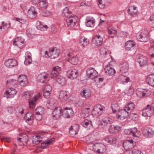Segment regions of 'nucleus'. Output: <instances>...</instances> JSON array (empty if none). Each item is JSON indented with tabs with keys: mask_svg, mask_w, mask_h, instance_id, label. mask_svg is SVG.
<instances>
[{
	"mask_svg": "<svg viewBox=\"0 0 154 154\" xmlns=\"http://www.w3.org/2000/svg\"><path fill=\"white\" fill-rule=\"evenodd\" d=\"M98 5L101 9H103L109 3L110 0H97Z\"/></svg>",
	"mask_w": 154,
	"mask_h": 154,
	"instance_id": "31",
	"label": "nucleus"
},
{
	"mask_svg": "<svg viewBox=\"0 0 154 154\" xmlns=\"http://www.w3.org/2000/svg\"><path fill=\"white\" fill-rule=\"evenodd\" d=\"M92 113L96 115L97 116H99L101 114V112H100V109L98 106V104L95 105L92 111Z\"/></svg>",
	"mask_w": 154,
	"mask_h": 154,
	"instance_id": "51",
	"label": "nucleus"
},
{
	"mask_svg": "<svg viewBox=\"0 0 154 154\" xmlns=\"http://www.w3.org/2000/svg\"><path fill=\"white\" fill-rule=\"evenodd\" d=\"M86 74L88 78L93 79L97 76L98 73L94 68L90 67L87 69Z\"/></svg>",
	"mask_w": 154,
	"mask_h": 154,
	"instance_id": "5",
	"label": "nucleus"
},
{
	"mask_svg": "<svg viewBox=\"0 0 154 154\" xmlns=\"http://www.w3.org/2000/svg\"><path fill=\"white\" fill-rule=\"evenodd\" d=\"M52 113V118L55 120L59 119L62 115V108L60 106L54 108Z\"/></svg>",
	"mask_w": 154,
	"mask_h": 154,
	"instance_id": "6",
	"label": "nucleus"
},
{
	"mask_svg": "<svg viewBox=\"0 0 154 154\" xmlns=\"http://www.w3.org/2000/svg\"><path fill=\"white\" fill-rule=\"evenodd\" d=\"M149 54L154 59V48H151L149 49Z\"/></svg>",
	"mask_w": 154,
	"mask_h": 154,
	"instance_id": "60",
	"label": "nucleus"
},
{
	"mask_svg": "<svg viewBox=\"0 0 154 154\" xmlns=\"http://www.w3.org/2000/svg\"><path fill=\"white\" fill-rule=\"evenodd\" d=\"M79 75L78 70L74 69H70L67 72V77L72 80L76 79Z\"/></svg>",
	"mask_w": 154,
	"mask_h": 154,
	"instance_id": "8",
	"label": "nucleus"
},
{
	"mask_svg": "<svg viewBox=\"0 0 154 154\" xmlns=\"http://www.w3.org/2000/svg\"><path fill=\"white\" fill-rule=\"evenodd\" d=\"M86 26L88 27H93L95 24V21L94 19L90 17H87L86 18Z\"/></svg>",
	"mask_w": 154,
	"mask_h": 154,
	"instance_id": "28",
	"label": "nucleus"
},
{
	"mask_svg": "<svg viewBox=\"0 0 154 154\" xmlns=\"http://www.w3.org/2000/svg\"><path fill=\"white\" fill-rule=\"evenodd\" d=\"M25 119H26V122L28 123H29V122L30 123H31L33 119V117L32 112H27L26 115Z\"/></svg>",
	"mask_w": 154,
	"mask_h": 154,
	"instance_id": "44",
	"label": "nucleus"
},
{
	"mask_svg": "<svg viewBox=\"0 0 154 154\" xmlns=\"http://www.w3.org/2000/svg\"><path fill=\"white\" fill-rule=\"evenodd\" d=\"M117 140L116 137L112 136H108L105 138V141L108 143L113 144H116Z\"/></svg>",
	"mask_w": 154,
	"mask_h": 154,
	"instance_id": "34",
	"label": "nucleus"
},
{
	"mask_svg": "<svg viewBox=\"0 0 154 154\" xmlns=\"http://www.w3.org/2000/svg\"><path fill=\"white\" fill-rule=\"evenodd\" d=\"M130 135L133 137H138V135L137 128L134 127L130 129Z\"/></svg>",
	"mask_w": 154,
	"mask_h": 154,
	"instance_id": "50",
	"label": "nucleus"
},
{
	"mask_svg": "<svg viewBox=\"0 0 154 154\" xmlns=\"http://www.w3.org/2000/svg\"><path fill=\"white\" fill-rule=\"evenodd\" d=\"M120 71L122 73L127 72L129 68V65L126 62H124L120 65Z\"/></svg>",
	"mask_w": 154,
	"mask_h": 154,
	"instance_id": "35",
	"label": "nucleus"
},
{
	"mask_svg": "<svg viewBox=\"0 0 154 154\" xmlns=\"http://www.w3.org/2000/svg\"><path fill=\"white\" fill-rule=\"evenodd\" d=\"M91 91L88 89H83L80 93L81 96L85 98H89L91 95Z\"/></svg>",
	"mask_w": 154,
	"mask_h": 154,
	"instance_id": "27",
	"label": "nucleus"
},
{
	"mask_svg": "<svg viewBox=\"0 0 154 154\" xmlns=\"http://www.w3.org/2000/svg\"><path fill=\"white\" fill-rule=\"evenodd\" d=\"M18 81L20 85L22 86H25L28 83L27 77L24 75H21L19 76Z\"/></svg>",
	"mask_w": 154,
	"mask_h": 154,
	"instance_id": "19",
	"label": "nucleus"
},
{
	"mask_svg": "<svg viewBox=\"0 0 154 154\" xmlns=\"http://www.w3.org/2000/svg\"><path fill=\"white\" fill-rule=\"evenodd\" d=\"M78 19V17L75 15L66 18L65 20L67 26L70 27H73L75 25Z\"/></svg>",
	"mask_w": 154,
	"mask_h": 154,
	"instance_id": "4",
	"label": "nucleus"
},
{
	"mask_svg": "<svg viewBox=\"0 0 154 154\" xmlns=\"http://www.w3.org/2000/svg\"><path fill=\"white\" fill-rule=\"evenodd\" d=\"M33 96V94L31 92H26L25 93L23 97L26 100H30L31 99V97H32Z\"/></svg>",
	"mask_w": 154,
	"mask_h": 154,
	"instance_id": "53",
	"label": "nucleus"
},
{
	"mask_svg": "<svg viewBox=\"0 0 154 154\" xmlns=\"http://www.w3.org/2000/svg\"><path fill=\"white\" fill-rule=\"evenodd\" d=\"M121 130V128L117 125H111L109 128V131L111 134H114L117 133Z\"/></svg>",
	"mask_w": 154,
	"mask_h": 154,
	"instance_id": "26",
	"label": "nucleus"
},
{
	"mask_svg": "<svg viewBox=\"0 0 154 154\" xmlns=\"http://www.w3.org/2000/svg\"><path fill=\"white\" fill-rule=\"evenodd\" d=\"M24 42L22 39L21 37H17L13 40V44L17 45L19 47L23 46Z\"/></svg>",
	"mask_w": 154,
	"mask_h": 154,
	"instance_id": "30",
	"label": "nucleus"
},
{
	"mask_svg": "<svg viewBox=\"0 0 154 154\" xmlns=\"http://www.w3.org/2000/svg\"><path fill=\"white\" fill-rule=\"evenodd\" d=\"M137 58V61L139 63L141 66H144L146 65L147 62L145 57L143 55H138Z\"/></svg>",
	"mask_w": 154,
	"mask_h": 154,
	"instance_id": "22",
	"label": "nucleus"
},
{
	"mask_svg": "<svg viewBox=\"0 0 154 154\" xmlns=\"http://www.w3.org/2000/svg\"><path fill=\"white\" fill-rule=\"evenodd\" d=\"M2 24L3 30L2 31H5L7 30L10 26V25L9 23H5L4 22H2Z\"/></svg>",
	"mask_w": 154,
	"mask_h": 154,
	"instance_id": "58",
	"label": "nucleus"
},
{
	"mask_svg": "<svg viewBox=\"0 0 154 154\" xmlns=\"http://www.w3.org/2000/svg\"><path fill=\"white\" fill-rule=\"evenodd\" d=\"M62 16L66 18L74 15L67 7H65L63 10L62 13Z\"/></svg>",
	"mask_w": 154,
	"mask_h": 154,
	"instance_id": "29",
	"label": "nucleus"
},
{
	"mask_svg": "<svg viewBox=\"0 0 154 154\" xmlns=\"http://www.w3.org/2000/svg\"><path fill=\"white\" fill-rule=\"evenodd\" d=\"M44 112V108L42 106H39L37 107L35 110V113L40 114L42 115L43 114Z\"/></svg>",
	"mask_w": 154,
	"mask_h": 154,
	"instance_id": "55",
	"label": "nucleus"
},
{
	"mask_svg": "<svg viewBox=\"0 0 154 154\" xmlns=\"http://www.w3.org/2000/svg\"><path fill=\"white\" fill-rule=\"evenodd\" d=\"M61 72V68L58 66H56L53 68L51 71L50 76L51 78L56 77L57 75V74Z\"/></svg>",
	"mask_w": 154,
	"mask_h": 154,
	"instance_id": "21",
	"label": "nucleus"
},
{
	"mask_svg": "<svg viewBox=\"0 0 154 154\" xmlns=\"http://www.w3.org/2000/svg\"><path fill=\"white\" fill-rule=\"evenodd\" d=\"M148 83L152 86H154V75H149L147 78Z\"/></svg>",
	"mask_w": 154,
	"mask_h": 154,
	"instance_id": "43",
	"label": "nucleus"
},
{
	"mask_svg": "<svg viewBox=\"0 0 154 154\" xmlns=\"http://www.w3.org/2000/svg\"><path fill=\"white\" fill-rule=\"evenodd\" d=\"M103 38L99 35L95 36L92 39V43L95 45L100 46L103 43Z\"/></svg>",
	"mask_w": 154,
	"mask_h": 154,
	"instance_id": "12",
	"label": "nucleus"
},
{
	"mask_svg": "<svg viewBox=\"0 0 154 154\" xmlns=\"http://www.w3.org/2000/svg\"><path fill=\"white\" fill-rule=\"evenodd\" d=\"M79 126L78 125H73L69 128V133L72 135H75L78 133Z\"/></svg>",
	"mask_w": 154,
	"mask_h": 154,
	"instance_id": "41",
	"label": "nucleus"
},
{
	"mask_svg": "<svg viewBox=\"0 0 154 154\" xmlns=\"http://www.w3.org/2000/svg\"><path fill=\"white\" fill-rule=\"evenodd\" d=\"M142 134L146 137H152L154 136V130L151 128L146 127L143 129Z\"/></svg>",
	"mask_w": 154,
	"mask_h": 154,
	"instance_id": "10",
	"label": "nucleus"
},
{
	"mask_svg": "<svg viewBox=\"0 0 154 154\" xmlns=\"http://www.w3.org/2000/svg\"><path fill=\"white\" fill-rule=\"evenodd\" d=\"M17 92V91L13 88H10L6 91L4 94V97L7 98L13 97Z\"/></svg>",
	"mask_w": 154,
	"mask_h": 154,
	"instance_id": "13",
	"label": "nucleus"
},
{
	"mask_svg": "<svg viewBox=\"0 0 154 154\" xmlns=\"http://www.w3.org/2000/svg\"><path fill=\"white\" fill-rule=\"evenodd\" d=\"M36 25L37 28L40 30L44 31L47 30L48 28L47 25H44L42 24L41 22L39 21H37Z\"/></svg>",
	"mask_w": 154,
	"mask_h": 154,
	"instance_id": "39",
	"label": "nucleus"
},
{
	"mask_svg": "<svg viewBox=\"0 0 154 154\" xmlns=\"http://www.w3.org/2000/svg\"><path fill=\"white\" fill-rule=\"evenodd\" d=\"M118 82L123 84L127 83L130 80L129 77L123 75H119L118 79Z\"/></svg>",
	"mask_w": 154,
	"mask_h": 154,
	"instance_id": "25",
	"label": "nucleus"
},
{
	"mask_svg": "<svg viewBox=\"0 0 154 154\" xmlns=\"http://www.w3.org/2000/svg\"><path fill=\"white\" fill-rule=\"evenodd\" d=\"M25 58L27 59H32L31 54L30 52L27 51L26 52L25 54Z\"/></svg>",
	"mask_w": 154,
	"mask_h": 154,
	"instance_id": "62",
	"label": "nucleus"
},
{
	"mask_svg": "<svg viewBox=\"0 0 154 154\" xmlns=\"http://www.w3.org/2000/svg\"><path fill=\"white\" fill-rule=\"evenodd\" d=\"M153 111L150 108V105H147L143 110L142 115L146 117H148L151 116L153 115Z\"/></svg>",
	"mask_w": 154,
	"mask_h": 154,
	"instance_id": "15",
	"label": "nucleus"
},
{
	"mask_svg": "<svg viewBox=\"0 0 154 154\" xmlns=\"http://www.w3.org/2000/svg\"><path fill=\"white\" fill-rule=\"evenodd\" d=\"M17 82V80L12 79L7 81L6 84L7 85H10L11 86H14L16 85Z\"/></svg>",
	"mask_w": 154,
	"mask_h": 154,
	"instance_id": "54",
	"label": "nucleus"
},
{
	"mask_svg": "<svg viewBox=\"0 0 154 154\" xmlns=\"http://www.w3.org/2000/svg\"><path fill=\"white\" fill-rule=\"evenodd\" d=\"M57 101L54 98H51L47 101L46 104V107L52 109H54V108H56L57 106Z\"/></svg>",
	"mask_w": 154,
	"mask_h": 154,
	"instance_id": "14",
	"label": "nucleus"
},
{
	"mask_svg": "<svg viewBox=\"0 0 154 154\" xmlns=\"http://www.w3.org/2000/svg\"><path fill=\"white\" fill-rule=\"evenodd\" d=\"M82 125L85 128H90L92 127V122L91 121L85 120L82 123Z\"/></svg>",
	"mask_w": 154,
	"mask_h": 154,
	"instance_id": "49",
	"label": "nucleus"
},
{
	"mask_svg": "<svg viewBox=\"0 0 154 154\" xmlns=\"http://www.w3.org/2000/svg\"><path fill=\"white\" fill-rule=\"evenodd\" d=\"M74 114V112L72 109L66 107L62 112V115L65 118H69Z\"/></svg>",
	"mask_w": 154,
	"mask_h": 154,
	"instance_id": "17",
	"label": "nucleus"
},
{
	"mask_svg": "<svg viewBox=\"0 0 154 154\" xmlns=\"http://www.w3.org/2000/svg\"><path fill=\"white\" fill-rule=\"evenodd\" d=\"M135 145V142L132 140H126L123 143L124 147L127 151L133 148Z\"/></svg>",
	"mask_w": 154,
	"mask_h": 154,
	"instance_id": "9",
	"label": "nucleus"
},
{
	"mask_svg": "<svg viewBox=\"0 0 154 154\" xmlns=\"http://www.w3.org/2000/svg\"><path fill=\"white\" fill-rule=\"evenodd\" d=\"M60 53V51L56 48H50L48 51H46L43 54L45 58L50 57L51 59L57 58Z\"/></svg>",
	"mask_w": 154,
	"mask_h": 154,
	"instance_id": "1",
	"label": "nucleus"
},
{
	"mask_svg": "<svg viewBox=\"0 0 154 154\" xmlns=\"http://www.w3.org/2000/svg\"><path fill=\"white\" fill-rule=\"evenodd\" d=\"M38 4L41 8H45L48 6V3L46 0H40Z\"/></svg>",
	"mask_w": 154,
	"mask_h": 154,
	"instance_id": "52",
	"label": "nucleus"
},
{
	"mask_svg": "<svg viewBox=\"0 0 154 154\" xmlns=\"http://www.w3.org/2000/svg\"><path fill=\"white\" fill-rule=\"evenodd\" d=\"M54 140V138H52L48 141L43 143L41 144V148L44 149L47 148L48 146H49L53 143Z\"/></svg>",
	"mask_w": 154,
	"mask_h": 154,
	"instance_id": "38",
	"label": "nucleus"
},
{
	"mask_svg": "<svg viewBox=\"0 0 154 154\" xmlns=\"http://www.w3.org/2000/svg\"><path fill=\"white\" fill-rule=\"evenodd\" d=\"M57 82L60 85L63 86L65 84L66 80L64 78L62 77H58L56 79Z\"/></svg>",
	"mask_w": 154,
	"mask_h": 154,
	"instance_id": "46",
	"label": "nucleus"
},
{
	"mask_svg": "<svg viewBox=\"0 0 154 154\" xmlns=\"http://www.w3.org/2000/svg\"><path fill=\"white\" fill-rule=\"evenodd\" d=\"M136 38L138 40L142 42H146L149 39V32L145 29H142L137 34Z\"/></svg>",
	"mask_w": 154,
	"mask_h": 154,
	"instance_id": "2",
	"label": "nucleus"
},
{
	"mask_svg": "<svg viewBox=\"0 0 154 154\" xmlns=\"http://www.w3.org/2000/svg\"><path fill=\"white\" fill-rule=\"evenodd\" d=\"M93 151L98 153H103L106 150V147L105 145L101 143H96L92 146Z\"/></svg>",
	"mask_w": 154,
	"mask_h": 154,
	"instance_id": "3",
	"label": "nucleus"
},
{
	"mask_svg": "<svg viewBox=\"0 0 154 154\" xmlns=\"http://www.w3.org/2000/svg\"><path fill=\"white\" fill-rule=\"evenodd\" d=\"M15 112L16 114H23L24 112H26V110L24 109L23 108V107L20 106L17 107L15 109Z\"/></svg>",
	"mask_w": 154,
	"mask_h": 154,
	"instance_id": "47",
	"label": "nucleus"
},
{
	"mask_svg": "<svg viewBox=\"0 0 154 154\" xmlns=\"http://www.w3.org/2000/svg\"><path fill=\"white\" fill-rule=\"evenodd\" d=\"M146 92L142 88H138L136 91V94L139 97L141 98L146 96Z\"/></svg>",
	"mask_w": 154,
	"mask_h": 154,
	"instance_id": "37",
	"label": "nucleus"
},
{
	"mask_svg": "<svg viewBox=\"0 0 154 154\" xmlns=\"http://www.w3.org/2000/svg\"><path fill=\"white\" fill-rule=\"evenodd\" d=\"M129 112L124 108V109H121L118 112L116 115V118L118 119L121 120L126 118L128 116Z\"/></svg>",
	"mask_w": 154,
	"mask_h": 154,
	"instance_id": "7",
	"label": "nucleus"
},
{
	"mask_svg": "<svg viewBox=\"0 0 154 154\" xmlns=\"http://www.w3.org/2000/svg\"><path fill=\"white\" fill-rule=\"evenodd\" d=\"M104 70L106 75L109 76L114 75L116 73V71L113 66L110 64L105 66Z\"/></svg>",
	"mask_w": 154,
	"mask_h": 154,
	"instance_id": "11",
	"label": "nucleus"
},
{
	"mask_svg": "<svg viewBox=\"0 0 154 154\" xmlns=\"http://www.w3.org/2000/svg\"><path fill=\"white\" fill-rule=\"evenodd\" d=\"M111 107L112 109V112L113 113H116V111L119 109V105L116 103L112 104L111 105Z\"/></svg>",
	"mask_w": 154,
	"mask_h": 154,
	"instance_id": "57",
	"label": "nucleus"
},
{
	"mask_svg": "<svg viewBox=\"0 0 154 154\" xmlns=\"http://www.w3.org/2000/svg\"><path fill=\"white\" fill-rule=\"evenodd\" d=\"M59 97L62 102H65L67 100L69 97V93L66 91H61Z\"/></svg>",
	"mask_w": 154,
	"mask_h": 154,
	"instance_id": "20",
	"label": "nucleus"
},
{
	"mask_svg": "<svg viewBox=\"0 0 154 154\" xmlns=\"http://www.w3.org/2000/svg\"><path fill=\"white\" fill-rule=\"evenodd\" d=\"M48 75L45 72H44L38 75L37 77V80L39 82L44 83Z\"/></svg>",
	"mask_w": 154,
	"mask_h": 154,
	"instance_id": "33",
	"label": "nucleus"
},
{
	"mask_svg": "<svg viewBox=\"0 0 154 154\" xmlns=\"http://www.w3.org/2000/svg\"><path fill=\"white\" fill-rule=\"evenodd\" d=\"M132 154H143L141 152L138 150L134 149L132 151Z\"/></svg>",
	"mask_w": 154,
	"mask_h": 154,
	"instance_id": "64",
	"label": "nucleus"
},
{
	"mask_svg": "<svg viewBox=\"0 0 154 154\" xmlns=\"http://www.w3.org/2000/svg\"><path fill=\"white\" fill-rule=\"evenodd\" d=\"M42 139L41 137L37 135L34 139L32 140V142L33 144H37L41 141Z\"/></svg>",
	"mask_w": 154,
	"mask_h": 154,
	"instance_id": "56",
	"label": "nucleus"
},
{
	"mask_svg": "<svg viewBox=\"0 0 154 154\" xmlns=\"http://www.w3.org/2000/svg\"><path fill=\"white\" fill-rule=\"evenodd\" d=\"M17 64V60L14 59H9L6 60L5 64L7 66L13 67Z\"/></svg>",
	"mask_w": 154,
	"mask_h": 154,
	"instance_id": "32",
	"label": "nucleus"
},
{
	"mask_svg": "<svg viewBox=\"0 0 154 154\" xmlns=\"http://www.w3.org/2000/svg\"><path fill=\"white\" fill-rule=\"evenodd\" d=\"M41 97L40 94L38 93L34 97V98H31L29 100V105L30 108H34L36 104V101L40 98Z\"/></svg>",
	"mask_w": 154,
	"mask_h": 154,
	"instance_id": "16",
	"label": "nucleus"
},
{
	"mask_svg": "<svg viewBox=\"0 0 154 154\" xmlns=\"http://www.w3.org/2000/svg\"><path fill=\"white\" fill-rule=\"evenodd\" d=\"M128 12L131 15L133 16H135L139 12L137 7L134 6L129 7Z\"/></svg>",
	"mask_w": 154,
	"mask_h": 154,
	"instance_id": "23",
	"label": "nucleus"
},
{
	"mask_svg": "<svg viewBox=\"0 0 154 154\" xmlns=\"http://www.w3.org/2000/svg\"><path fill=\"white\" fill-rule=\"evenodd\" d=\"M28 16L31 18H34L35 17L36 13L33 7H31L28 11Z\"/></svg>",
	"mask_w": 154,
	"mask_h": 154,
	"instance_id": "36",
	"label": "nucleus"
},
{
	"mask_svg": "<svg viewBox=\"0 0 154 154\" xmlns=\"http://www.w3.org/2000/svg\"><path fill=\"white\" fill-rule=\"evenodd\" d=\"M32 62V59H27L25 58L24 63L25 65H28L30 64Z\"/></svg>",
	"mask_w": 154,
	"mask_h": 154,
	"instance_id": "63",
	"label": "nucleus"
},
{
	"mask_svg": "<svg viewBox=\"0 0 154 154\" xmlns=\"http://www.w3.org/2000/svg\"><path fill=\"white\" fill-rule=\"evenodd\" d=\"M89 40L85 37H82L80 39V44L83 46H87L89 43Z\"/></svg>",
	"mask_w": 154,
	"mask_h": 154,
	"instance_id": "45",
	"label": "nucleus"
},
{
	"mask_svg": "<svg viewBox=\"0 0 154 154\" xmlns=\"http://www.w3.org/2000/svg\"><path fill=\"white\" fill-rule=\"evenodd\" d=\"M15 20L21 23H24L26 22V20L24 19L16 18Z\"/></svg>",
	"mask_w": 154,
	"mask_h": 154,
	"instance_id": "61",
	"label": "nucleus"
},
{
	"mask_svg": "<svg viewBox=\"0 0 154 154\" xmlns=\"http://www.w3.org/2000/svg\"><path fill=\"white\" fill-rule=\"evenodd\" d=\"M134 104L133 102H131L128 103L125 107L128 111L129 112L132 110L134 108Z\"/></svg>",
	"mask_w": 154,
	"mask_h": 154,
	"instance_id": "48",
	"label": "nucleus"
},
{
	"mask_svg": "<svg viewBox=\"0 0 154 154\" xmlns=\"http://www.w3.org/2000/svg\"><path fill=\"white\" fill-rule=\"evenodd\" d=\"M107 32L108 36L109 37L114 38L117 34V31L116 28L112 26L108 27Z\"/></svg>",
	"mask_w": 154,
	"mask_h": 154,
	"instance_id": "18",
	"label": "nucleus"
},
{
	"mask_svg": "<svg viewBox=\"0 0 154 154\" xmlns=\"http://www.w3.org/2000/svg\"><path fill=\"white\" fill-rule=\"evenodd\" d=\"M79 60L78 57L76 56H74L69 58L67 61L72 64L76 65Z\"/></svg>",
	"mask_w": 154,
	"mask_h": 154,
	"instance_id": "42",
	"label": "nucleus"
},
{
	"mask_svg": "<svg viewBox=\"0 0 154 154\" xmlns=\"http://www.w3.org/2000/svg\"><path fill=\"white\" fill-rule=\"evenodd\" d=\"M113 122L112 120L109 117H106L102 120L99 125L100 126H102L103 128L105 127L108 124H111Z\"/></svg>",
	"mask_w": 154,
	"mask_h": 154,
	"instance_id": "24",
	"label": "nucleus"
},
{
	"mask_svg": "<svg viewBox=\"0 0 154 154\" xmlns=\"http://www.w3.org/2000/svg\"><path fill=\"white\" fill-rule=\"evenodd\" d=\"M125 45L126 49L127 50H130L133 48L135 44L133 41L129 40L126 42Z\"/></svg>",
	"mask_w": 154,
	"mask_h": 154,
	"instance_id": "40",
	"label": "nucleus"
},
{
	"mask_svg": "<svg viewBox=\"0 0 154 154\" xmlns=\"http://www.w3.org/2000/svg\"><path fill=\"white\" fill-rule=\"evenodd\" d=\"M90 136L88 135L84 137L83 138V140L85 142H87L88 143L90 144V143L91 142L90 141Z\"/></svg>",
	"mask_w": 154,
	"mask_h": 154,
	"instance_id": "59",
	"label": "nucleus"
}]
</instances>
